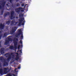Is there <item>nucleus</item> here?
I'll return each instance as SVG.
<instances>
[{
    "label": "nucleus",
    "mask_w": 76,
    "mask_h": 76,
    "mask_svg": "<svg viewBox=\"0 0 76 76\" xmlns=\"http://www.w3.org/2000/svg\"><path fill=\"white\" fill-rule=\"evenodd\" d=\"M5 56H6V57H7V61H10L12 58H12H13L15 57V56L14 55V53H11L10 54V53L8 52L7 53L5 54Z\"/></svg>",
    "instance_id": "obj_1"
},
{
    "label": "nucleus",
    "mask_w": 76,
    "mask_h": 76,
    "mask_svg": "<svg viewBox=\"0 0 76 76\" xmlns=\"http://www.w3.org/2000/svg\"><path fill=\"white\" fill-rule=\"evenodd\" d=\"M18 31L16 33L15 35V37H18L19 36H20V35H21V36L20 37V39H23V34L22 32V30L21 29L18 30Z\"/></svg>",
    "instance_id": "obj_2"
},
{
    "label": "nucleus",
    "mask_w": 76,
    "mask_h": 76,
    "mask_svg": "<svg viewBox=\"0 0 76 76\" xmlns=\"http://www.w3.org/2000/svg\"><path fill=\"white\" fill-rule=\"evenodd\" d=\"M14 47L13 46H10L9 48L10 50H14V48L16 50L18 48V47H17V45H18V42L16 41H15L14 42Z\"/></svg>",
    "instance_id": "obj_3"
},
{
    "label": "nucleus",
    "mask_w": 76,
    "mask_h": 76,
    "mask_svg": "<svg viewBox=\"0 0 76 76\" xmlns=\"http://www.w3.org/2000/svg\"><path fill=\"white\" fill-rule=\"evenodd\" d=\"M0 60L4 61L3 66H9V63L5 61V59L3 58V57H0Z\"/></svg>",
    "instance_id": "obj_4"
},
{
    "label": "nucleus",
    "mask_w": 76,
    "mask_h": 76,
    "mask_svg": "<svg viewBox=\"0 0 76 76\" xmlns=\"http://www.w3.org/2000/svg\"><path fill=\"white\" fill-rule=\"evenodd\" d=\"M24 20V18H22L21 19H20L18 20L19 21V23H18V25L20 26L21 25H25V21L24 20L23 21V20Z\"/></svg>",
    "instance_id": "obj_5"
},
{
    "label": "nucleus",
    "mask_w": 76,
    "mask_h": 76,
    "mask_svg": "<svg viewBox=\"0 0 76 76\" xmlns=\"http://www.w3.org/2000/svg\"><path fill=\"white\" fill-rule=\"evenodd\" d=\"M11 70V69H9L8 67L4 68L3 69V74L6 75L9 73Z\"/></svg>",
    "instance_id": "obj_6"
},
{
    "label": "nucleus",
    "mask_w": 76,
    "mask_h": 76,
    "mask_svg": "<svg viewBox=\"0 0 76 76\" xmlns=\"http://www.w3.org/2000/svg\"><path fill=\"white\" fill-rule=\"evenodd\" d=\"M17 30V27H13L12 28V30L10 31V33L11 34H13L16 30Z\"/></svg>",
    "instance_id": "obj_7"
},
{
    "label": "nucleus",
    "mask_w": 76,
    "mask_h": 76,
    "mask_svg": "<svg viewBox=\"0 0 76 76\" xmlns=\"http://www.w3.org/2000/svg\"><path fill=\"white\" fill-rule=\"evenodd\" d=\"M6 1H2V3L1 4V5H0V9H2L3 7H4V6L6 5Z\"/></svg>",
    "instance_id": "obj_8"
},
{
    "label": "nucleus",
    "mask_w": 76,
    "mask_h": 76,
    "mask_svg": "<svg viewBox=\"0 0 76 76\" xmlns=\"http://www.w3.org/2000/svg\"><path fill=\"white\" fill-rule=\"evenodd\" d=\"M18 23V22H15V20H14L12 21L10 25L11 26L13 25L14 26H16V25H17V23Z\"/></svg>",
    "instance_id": "obj_9"
},
{
    "label": "nucleus",
    "mask_w": 76,
    "mask_h": 76,
    "mask_svg": "<svg viewBox=\"0 0 76 76\" xmlns=\"http://www.w3.org/2000/svg\"><path fill=\"white\" fill-rule=\"evenodd\" d=\"M22 9V8H21V7H20L19 8H18L17 9H15V11L17 13H19V12H20V10H21Z\"/></svg>",
    "instance_id": "obj_10"
},
{
    "label": "nucleus",
    "mask_w": 76,
    "mask_h": 76,
    "mask_svg": "<svg viewBox=\"0 0 76 76\" xmlns=\"http://www.w3.org/2000/svg\"><path fill=\"white\" fill-rule=\"evenodd\" d=\"M15 14V12L14 11H12L11 12V19H13V18H14L13 16H14V14Z\"/></svg>",
    "instance_id": "obj_11"
},
{
    "label": "nucleus",
    "mask_w": 76,
    "mask_h": 76,
    "mask_svg": "<svg viewBox=\"0 0 76 76\" xmlns=\"http://www.w3.org/2000/svg\"><path fill=\"white\" fill-rule=\"evenodd\" d=\"M4 25L2 23H0V28L1 29H4Z\"/></svg>",
    "instance_id": "obj_12"
},
{
    "label": "nucleus",
    "mask_w": 76,
    "mask_h": 76,
    "mask_svg": "<svg viewBox=\"0 0 76 76\" xmlns=\"http://www.w3.org/2000/svg\"><path fill=\"white\" fill-rule=\"evenodd\" d=\"M1 54H4V48H2L1 49Z\"/></svg>",
    "instance_id": "obj_13"
},
{
    "label": "nucleus",
    "mask_w": 76,
    "mask_h": 76,
    "mask_svg": "<svg viewBox=\"0 0 76 76\" xmlns=\"http://www.w3.org/2000/svg\"><path fill=\"white\" fill-rule=\"evenodd\" d=\"M8 35L7 34V32H6L4 33L3 35V36L2 37V38H6L7 37V36Z\"/></svg>",
    "instance_id": "obj_14"
},
{
    "label": "nucleus",
    "mask_w": 76,
    "mask_h": 76,
    "mask_svg": "<svg viewBox=\"0 0 76 76\" xmlns=\"http://www.w3.org/2000/svg\"><path fill=\"white\" fill-rule=\"evenodd\" d=\"M9 42L8 40H5V42L4 43V44L5 45H8V44H9Z\"/></svg>",
    "instance_id": "obj_15"
},
{
    "label": "nucleus",
    "mask_w": 76,
    "mask_h": 76,
    "mask_svg": "<svg viewBox=\"0 0 76 76\" xmlns=\"http://www.w3.org/2000/svg\"><path fill=\"white\" fill-rule=\"evenodd\" d=\"M12 37V36H9L7 38H8V39L7 40V41H9V42L10 41H11L12 40V38L10 37Z\"/></svg>",
    "instance_id": "obj_16"
},
{
    "label": "nucleus",
    "mask_w": 76,
    "mask_h": 76,
    "mask_svg": "<svg viewBox=\"0 0 76 76\" xmlns=\"http://www.w3.org/2000/svg\"><path fill=\"white\" fill-rule=\"evenodd\" d=\"M7 15H10V12H7V13H5L4 15V17H6Z\"/></svg>",
    "instance_id": "obj_17"
},
{
    "label": "nucleus",
    "mask_w": 76,
    "mask_h": 76,
    "mask_svg": "<svg viewBox=\"0 0 76 76\" xmlns=\"http://www.w3.org/2000/svg\"><path fill=\"white\" fill-rule=\"evenodd\" d=\"M19 56L16 55V57L15 58V60H17V61H18V60H19Z\"/></svg>",
    "instance_id": "obj_18"
},
{
    "label": "nucleus",
    "mask_w": 76,
    "mask_h": 76,
    "mask_svg": "<svg viewBox=\"0 0 76 76\" xmlns=\"http://www.w3.org/2000/svg\"><path fill=\"white\" fill-rule=\"evenodd\" d=\"M10 23V21L9 20L8 21H7L6 22V24H7V25H9Z\"/></svg>",
    "instance_id": "obj_19"
},
{
    "label": "nucleus",
    "mask_w": 76,
    "mask_h": 76,
    "mask_svg": "<svg viewBox=\"0 0 76 76\" xmlns=\"http://www.w3.org/2000/svg\"><path fill=\"white\" fill-rule=\"evenodd\" d=\"M3 69H0V74H1V75H3Z\"/></svg>",
    "instance_id": "obj_20"
},
{
    "label": "nucleus",
    "mask_w": 76,
    "mask_h": 76,
    "mask_svg": "<svg viewBox=\"0 0 76 76\" xmlns=\"http://www.w3.org/2000/svg\"><path fill=\"white\" fill-rule=\"evenodd\" d=\"M24 15L23 14H19V18H21L23 17Z\"/></svg>",
    "instance_id": "obj_21"
},
{
    "label": "nucleus",
    "mask_w": 76,
    "mask_h": 76,
    "mask_svg": "<svg viewBox=\"0 0 76 76\" xmlns=\"http://www.w3.org/2000/svg\"><path fill=\"white\" fill-rule=\"evenodd\" d=\"M3 12H4V11L2 10L1 11V15H3Z\"/></svg>",
    "instance_id": "obj_22"
},
{
    "label": "nucleus",
    "mask_w": 76,
    "mask_h": 76,
    "mask_svg": "<svg viewBox=\"0 0 76 76\" xmlns=\"http://www.w3.org/2000/svg\"><path fill=\"white\" fill-rule=\"evenodd\" d=\"M14 41H18V39L14 38Z\"/></svg>",
    "instance_id": "obj_23"
},
{
    "label": "nucleus",
    "mask_w": 76,
    "mask_h": 76,
    "mask_svg": "<svg viewBox=\"0 0 76 76\" xmlns=\"http://www.w3.org/2000/svg\"><path fill=\"white\" fill-rule=\"evenodd\" d=\"M10 74H11V76H17V75H15L14 74H12V73H10Z\"/></svg>",
    "instance_id": "obj_24"
},
{
    "label": "nucleus",
    "mask_w": 76,
    "mask_h": 76,
    "mask_svg": "<svg viewBox=\"0 0 76 76\" xmlns=\"http://www.w3.org/2000/svg\"><path fill=\"white\" fill-rule=\"evenodd\" d=\"M6 30H8V28H9V27H8V26H6Z\"/></svg>",
    "instance_id": "obj_25"
},
{
    "label": "nucleus",
    "mask_w": 76,
    "mask_h": 76,
    "mask_svg": "<svg viewBox=\"0 0 76 76\" xmlns=\"http://www.w3.org/2000/svg\"><path fill=\"white\" fill-rule=\"evenodd\" d=\"M20 6V4H19V3L17 4L16 6L17 7H18V6Z\"/></svg>",
    "instance_id": "obj_26"
},
{
    "label": "nucleus",
    "mask_w": 76,
    "mask_h": 76,
    "mask_svg": "<svg viewBox=\"0 0 76 76\" xmlns=\"http://www.w3.org/2000/svg\"><path fill=\"white\" fill-rule=\"evenodd\" d=\"M25 6V4H24V3H23L21 4V6L22 7H23V6Z\"/></svg>",
    "instance_id": "obj_27"
},
{
    "label": "nucleus",
    "mask_w": 76,
    "mask_h": 76,
    "mask_svg": "<svg viewBox=\"0 0 76 76\" xmlns=\"http://www.w3.org/2000/svg\"><path fill=\"white\" fill-rule=\"evenodd\" d=\"M0 36L2 37V34H1V31H0Z\"/></svg>",
    "instance_id": "obj_28"
},
{
    "label": "nucleus",
    "mask_w": 76,
    "mask_h": 76,
    "mask_svg": "<svg viewBox=\"0 0 76 76\" xmlns=\"http://www.w3.org/2000/svg\"><path fill=\"white\" fill-rule=\"evenodd\" d=\"M20 42L21 44H22L23 43H22V40H20Z\"/></svg>",
    "instance_id": "obj_29"
},
{
    "label": "nucleus",
    "mask_w": 76,
    "mask_h": 76,
    "mask_svg": "<svg viewBox=\"0 0 76 76\" xmlns=\"http://www.w3.org/2000/svg\"><path fill=\"white\" fill-rule=\"evenodd\" d=\"M1 42H0V48L1 47Z\"/></svg>",
    "instance_id": "obj_30"
},
{
    "label": "nucleus",
    "mask_w": 76,
    "mask_h": 76,
    "mask_svg": "<svg viewBox=\"0 0 76 76\" xmlns=\"http://www.w3.org/2000/svg\"><path fill=\"white\" fill-rule=\"evenodd\" d=\"M18 69V68H15V72H18L16 71V70Z\"/></svg>",
    "instance_id": "obj_31"
},
{
    "label": "nucleus",
    "mask_w": 76,
    "mask_h": 76,
    "mask_svg": "<svg viewBox=\"0 0 76 76\" xmlns=\"http://www.w3.org/2000/svg\"><path fill=\"white\" fill-rule=\"evenodd\" d=\"M9 2L11 3H12V0H9Z\"/></svg>",
    "instance_id": "obj_32"
},
{
    "label": "nucleus",
    "mask_w": 76,
    "mask_h": 76,
    "mask_svg": "<svg viewBox=\"0 0 76 76\" xmlns=\"http://www.w3.org/2000/svg\"><path fill=\"white\" fill-rule=\"evenodd\" d=\"M20 46L19 45L18 47V49H20Z\"/></svg>",
    "instance_id": "obj_33"
},
{
    "label": "nucleus",
    "mask_w": 76,
    "mask_h": 76,
    "mask_svg": "<svg viewBox=\"0 0 76 76\" xmlns=\"http://www.w3.org/2000/svg\"><path fill=\"white\" fill-rule=\"evenodd\" d=\"M18 69H20V66H18Z\"/></svg>",
    "instance_id": "obj_34"
},
{
    "label": "nucleus",
    "mask_w": 76,
    "mask_h": 76,
    "mask_svg": "<svg viewBox=\"0 0 76 76\" xmlns=\"http://www.w3.org/2000/svg\"><path fill=\"white\" fill-rule=\"evenodd\" d=\"M20 53H22V50H20Z\"/></svg>",
    "instance_id": "obj_35"
},
{
    "label": "nucleus",
    "mask_w": 76,
    "mask_h": 76,
    "mask_svg": "<svg viewBox=\"0 0 76 76\" xmlns=\"http://www.w3.org/2000/svg\"><path fill=\"white\" fill-rule=\"evenodd\" d=\"M1 37H2L0 36V40L1 39Z\"/></svg>",
    "instance_id": "obj_36"
},
{
    "label": "nucleus",
    "mask_w": 76,
    "mask_h": 76,
    "mask_svg": "<svg viewBox=\"0 0 76 76\" xmlns=\"http://www.w3.org/2000/svg\"><path fill=\"white\" fill-rule=\"evenodd\" d=\"M6 5H7V7H8V6H9V4H6Z\"/></svg>",
    "instance_id": "obj_37"
},
{
    "label": "nucleus",
    "mask_w": 76,
    "mask_h": 76,
    "mask_svg": "<svg viewBox=\"0 0 76 76\" xmlns=\"http://www.w3.org/2000/svg\"><path fill=\"white\" fill-rule=\"evenodd\" d=\"M26 5H27V4H26V5L24 6V8H25V6H26Z\"/></svg>",
    "instance_id": "obj_38"
},
{
    "label": "nucleus",
    "mask_w": 76,
    "mask_h": 76,
    "mask_svg": "<svg viewBox=\"0 0 76 76\" xmlns=\"http://www.w3.org/2000/svg\"><path fill=\"white\" fill-rule=\"evenodd\" d=\"M12 7H14V6H13V5L12 4Z\"/></svg>",
    "instance_id": "obj_39"
},
{
    "label": "nucleus",
    "mask_w": 76,
    "mask_h": 76,
    "mask_svg": "<svg viewBox=\"0 0 76 76\" xmlns=\"http://www.w3.org/2000/svg\"><path fill=\"white\" fill-rule=\"evenodd\" d=\"M16 1H19V0H15Z\"/></svg>",
    "instance_id": "obj_40"
},
{
    "label": "nucleus",
    "mask_w": 76,
    "mask_h": 76,
    "mask_svg": "<svg viewBox=\"0 0 76 76\" xmlns=\"http://www.w3.org/2000/svg\"><path fill=\"white\" fill-rule=\"evenodd\" d=\"M21 12H22V11H23V10H21Z\"/></svg>",
    "instance_id": "obj_41"
},
{
    "label": "nucleus",
    "mask_w": 76,
    "mask_h": 76,
    "mask_svg": "<svg viewBox=\"0 0 76 76\" xmlns=\"http://www.w3.org/2000/svg\"><path fill=\"white\" fill-rule=\"evenodd\" d=\"M21 46H22V45H21Z\"/></svg>",
    "instance_id": "obj_42"
}]
</instances>
